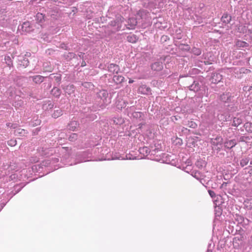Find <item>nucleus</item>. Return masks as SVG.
<instances>
[{"label":"nucleus","mask_w":252,"mask_h":252,"mask_svg":"<svg viewBox=\"0 0 252 252\" xmlns=\"http://www.w3.org/2000/svg\"><path fill=\"white\" fill-rule=\"evenodd\" d=\"M109 94L106 90L99 91L98 94V97L100 99L101 104L100 107L101 108H105L108 104L110 103V100L108 99Z\"/></svg>","instance_id":"f257e3e1"},{"label":"nucleus","mask_w":252,"mask_h":252,"mask_svg":"<svg viewBox=\"0 0 252 252\" xmlns=\"http://www.w3.org/2000/svg\"><path fill=\"white\" fill-rule=\"evenodd\" d=\"M192 79L193 83L190 85V91L197 92L200 90L202 83L199 82L197 80H195L193 78H192Z\"/></svg>","instance_id":"f03ea898"},{"label":"nucleus","mask_w":252,"mask_h":252,"mask_svg":"<svg viewBox=\"0 0 252 252\" xmlns=\"http://www.w3.org/2000/svg\"><path fill=\"white\" fill-rule=\"evenodd\" d=\"M222 79V75L219 73H213L210 80L212 83L217 84L220 82Z\"/></svg>","instance_id":"7ed1b4c3"},{"label":"nucleus","mask_w":252,"mask_h":252,"mask_svg":"<svg viewBox=\"0 0 252 252\" xmlns=\"http://www.w3.org/2000/svg\"><path fill=\"white\" fill-rule=\"evenodd\" d=\"M211 144L214 146H221L223 143V139L221 136H217L215 138H212Z\"/></svg>","instance_id":"20e7f679"},{"label":"nucleus","mask_w":252,"mask_h":252,"mask_svg":"<svg viewBox=\"0 0 252 252\" xmlns=\"http://www.w3.org/2000/svg\"><path fill=\"white\" fill-rule=\"evenodd\" d=\"M108 70L109 72L112 74H118L120 71V68L118 65L111 63L108 66Z\"/></svg>","instance_id":"39448f33"},{"label":"nucleus","mask_w":252,"mask_h":252,"mask_svg":"<svg viewBox=\"0 0 252 252\" xmlns=\"http://www.w3.org/2000/svg\"><path fill=\"white\" fill-rule=\"evenodd\" d=\"M125 80V78L123 76L121 75H118V74L114 75L113 77V81L116 85L122 84L124 82Z\"/></svg>","instance_id":"423d86ee"},{"label":"nucleus","mask_w":252,"mask_h":252,"mask_svg":"<svg viewBox=\"0 0 252 252\" xmlns=\"http://www.w3.org/2000/svg\"><path fill=\"white\" fill-rule=\"evenodd\" d=\"M237 144L235 139L227 140L224 142V146L226 149H231Z\"/></svg>","instance_id":"0eeeda50"},{"label":"nucleus","mask_w":252,"mask_h":252,"mask_svg":"<svg viewBox=\"0 0 252 252\" xmlns=\"http://www.w3.org/2000/svg\"><path fill=\"white\" fill-rule=\"evenodd\" d=\"M22 30L26 32H30L32 31V29L31 24L29 22H24L22 26Z\"/></svg>","instance_id":"6e6552de"},{"label":"nucleus","mask_w":252,"mask_h":252,"mask_svg":"<svg viewBox=\"0 0 252 252\" xmlns=\"http://www.w3.org/2000/svg\"><path fill=\"white\" fill-rule=\"evenodd\" d=\"M163 68V63L161 62H156L151 65V68L155 71H160Z\"/></svg>","instance_id":"1a4fd4ad"},{"label":"nucleus","mask_w":252,"mask_h":252,"mask_svg":"<svg viewBox=\"0 0 252 252\" xmlns=\"http://www.w3.org/2000/svg\"><path fill=\"white\" fill-rule=\"evenodd\" d=\"M231 95L229 93L223 94L220 96V99L224 102H229L231 101Z\"/></svg>","instance_id":"9d476101"},{"label":"nucleus","mask_w":252,"mask_h":252,"mask_svg":"<svg viewBox=\"0 0 252 252\" xmlns=\"http://www.w3.org/2000/svg\"><path fill=\"white\" fill-rule=\"evenodd\" d=\"M231 16L227 13H224L221 18V21L223 23L227 24L230 22Z\"/></svg>","instance_id":"9b49d317"},{"label":"nucleus","mask_w":252,"mask_h":252,"mask_svg":"<svg viewBox=\"0 0 252 252\" xmlns=\"http://www.w3.org/2000/svg\"><path fill=\"white\" fill-rule=\"evenodd\" d=\"M243 127L246 131L249 133H252V123L248 122L246 123Z\"/></svg>","instance_id":"f8f14e48"},{"label":"nucleus","mask_w":252,"mask_h":252,"mask_svg":"<svg viewBox=\"0 0 252 252\" xmlns=\"http://www.w3.org/2000/svg\"><path fill=\"white\" fill-rule=\"evenodd\" d=\"M27 133L26 130L23 128H19L15 130L14 134L16 136H24Z\"/></svg>","instance_id":"ddd939ff"},{"label":"nucleus","mask_w":252,"mask_h":252,"mask_svg":"<svg viewBox=\"0 0 252 252\" xmlns=\"http://www.w3.org/2000/svg\"><path fill=\"white\" fill-rule=\"evenodd\" d=\"M126 39L130 43H135L138 40V38L135 35L131 34L126 37Z\"/></svg>","instance_id":"4468645a"},{"label":"nucleus","mask_w":252,"mask_h":252,"mask_svg":"<svg viewBox=\"0 0 252 252\" xmlns=\"http://www.w3.org/2000/svg\"><path fill=\"white\" fill-rule=\"evenodd\" d=\"M243 120L242 118L237 117H234L233 120L232 126H238L241 124Z\"/></svg>","instance_id":"2eb2a0df"},{"label":"nucleus","mask_w":252,"mask_h":252,"mask_svg":"<svg viewBox=\"0 0 252 252\" xmlns=\"http://www.w3.org/2000/svg\"><path fill=\"white\" fill-rule=\"evenodd\" d=\"M32 80L36 84H40L43 81L44 77L41 75H36L32 77Z\"/></svg>","instance_id":"dca6fc26"},{"label":"nucleus","mask_w":252,"mask_h":252,"mask_svg":"<svg viewBox=\"0 0 252 252\" xmlns=\"http://www.w3.org/2000/svg\"><path fill=\"white\" fill-rule=\"evenodd\" d=\"M236 46L237 47H247L249 46V44L245 41L238 40L236 43Z\"/></svg>","instance_id":"f3484780"},{"label":"nucleus","mask_w":252,"mask_h":252,"mask_svg":"<svg viewBox=\"0 0 252 252\" xmlns=\"http://www.w3.org/2000/svg\"><path fill=\"white\" fill-rule=\"evenodd\" d=\"M150 90V89L147 87L146 85L141 86L138 89L139 92H141L143 94H147Z\"/></svg>","instance_id":"a211bd4d"},{"label":"nucleus","mask_w":252,"mask_h":252,"mask_svg":"<svg viewBox=\"0 0 252 252\" xmlns=\"http://www.w3.org/2000/svg\"><path fill=\"white\" fill-rule=\"evenodd\" d=\"M63 115V111L61 109H58L55 110L52 114V117L54 118H57Z\"/></svg>","instance_id":"6ab92c4d"},{"label":"nucleus","mask_w":252,"mask_h":252,"mask_svg":"<svg viewBox=\"0 0 252 252\" xmlns=\"http://www.w3.org/2000/svg\"><path fill=\"white\" fill-rule=\"evenodd\" d=\"M222 209L219 206H216L215 208V214L216 217H220L222 214Z\"/></svg>","instance_id":"aec40b11"},{"label":"nucleus","mask_w":252,"mask_h":252,"mask_svg":"<svg viewBox=\"0 0 252 252\" xmlns=\"http://www.w3.org/2000/svg\"><path fill=\"white\" fill-rule=\"evenodd\" d=\"M51 92L52 94L57 97H58L61 94V91L58 88H54L52 90Z\"/></svg>","instance_id":"412c9836"},{"label":"nucleus","mask_w":252,"mask_h":252,"mask_svg":"<svg viewBox=\"0 0 252 252\" xmlns=\"http://www.w3.org/2000/svg\"><path fill=\"white\" fill-rule=\"evenodd\" d=\"M249 161H250V159L249 158H242L240 160L241 166L243 167L244 166L247 165L248 164Z\"/></svg>","instance_id":"4be33fe9"},{"label":"nucleus","mask_w":252,"mask_h":252,"mask_svg":"<svg viewBox=\"0 0 252 252\" xmlns=\"http://www.w3.org/2000/svg\"><path fill=\"white\" fill-rule=\"evenodd\" d=\"M192 53L195 55L198 56L201 54V51L200 48L196 47H193L191 50Z\"/></svg>","instance_id":"5701e85b"},{"label":"nucleus","mask_w":252,"mask_h":252,"mask_svg":"<svg viewBox=\"0 0 252 252\" xmlns=\"http://www.w3.org/2000/svg\"><path fill=\"white\" fill-rule=\"evenodd\" d=\"M235 220L238 222V223H242L244 221V218L239 215H236Z\"/></svg>","instance_id":"b1692460"},{"label":"nucleus","mask_w":252,"mask_h":252,"mask_svg":"<svg viewBox=\"0 0 252 252\" xmlns=\"http://www.w3.org/2000/svg\"><path fill=\"white\" fill-rule=\"evenodd\" d=\"M191 175L193 177L196 178L197 180H199L201 179V175L199 172L196 171L195 172H192L191 174Z\"/></svg>","instance_id":"393cba45"},{"label":"nucleus","mask_w":252,"mask_h":252,"mask_svg":"<svg viewBox=\"0 0 252 252\" xmlns=\"http://www.w3.org/2000/svg\"><path fill=\"white\" fill-rule=\"evenodd\" d=\"M210 55V57H208V61H207L206 62H205V63H207V64H210L211 63V61H213V58L212 57V53H207L206 55H205V59H206V57H208V56Z\"/></svg>","instance_id":"a878e982"},{"label":"nucleus","mask_w":252,"mask_h":252,"mask_svg":"<svg viewBox=\"0 0 252 252\" xmlns=\"http://www.w3.org/2000/svg\"><path fill=\"white\" fill-rule=\"evenodd\" d=\"M245 170V173H248L251 176H252V166H249L247 167H246L244 169Z\"/></svg>","instance_id":"bb28decb"},{"label":"nucleus","mask_w":252,"mask_h":252,"mask_svg":"<svg viewBox=\"0 0 252 252\" xmlns=\"http://www.w3.org/2000/svg\"><path fill=\"white\" fill-rule=\"evenodd\" d=\"M16 144H17V141L15 139H11L8 141V145L11 147L15 146L16 145Z\"/></svg>","instance_id":"cd10ccee"},{"label":"nucleus","mask_w":252,"mask_h":252,"mask_svg":"<svg viewBox=\"0 0 252 252\" xmlns=\"http://www.w3.org/2000/svg\"><path fill=\"white\" fill-rule=\"evenodd\" d=\"M5 60L6 61V63L8 64L9 66H10L12 64L11 60L9 56L5 57Z\"/></svg>","instance_id":"c85d7f7f"},{"label":"nucleus","mask_w":252,"mask_h":252,"mask_svg":"<svg viewBox=\"0 0 252 252\" xmlns=\"http://www.w3.org/2000/svg\"><path fill=\"white\" fill-rule=\"evenodd\" d=\"M37 20H39V22H41L42 20L44 19V15L40 13H38L36 16Z\"/></svg>","instance_id":"c756f323"},{"label":"nucleus","mask_w":252,"mask_h":252,"mask_svg":"<svg viewBox=\"0 0 252 252\" xmlns=\"http://www.w3.org/2000/svg\"><path fill=\"white\" fill-rule=\"evenodd\" d=\"M248 140H250V137L249 136H242L240 137L239 141L246 142V141Z\"/></svg>","instance_id":"7c9ffc66"},{"label":"nucleus","mask_w":252,"mask_h":252,"mask_svg":"<svg viewBox=\"0 0 252 252\" xmlns=\"http://www.w3.org/2000/svg\"><path fill=\"white\" fill-rule=\"evenodd\" d=\"M77 135L76 133H72L69 137L70 141H73L74 139H77Z\"/></svg>","instance_id":"2f4dec72"},{"label":"nucleus","mask_w":252,"mask_h":252,"mask_svg":"<svg viewBox=\"0 0 252 252\" xmlns=\"http://www.w3.org/2000/svg\"><path fill=\"white\" fill-rule=\"evenodd\" d=\"M208 191L209 195L212 198H214L216 197V194L214 191H213L212 190H208Z\"/></svg>","instance_id":"473e14b6"},{"label":"nucleus","mask_w":252,"mask_h":252,"mask_svg":"<svg viewBox=\"0 0 252 252\" xmlns=\"http://www.w3.org/2000/svg\"><path fill=\"white\" fill-rule=\"evenodd\" d=\"M197 126V124L193 121H190V127L195 128Z\"/></svg>","instance_id":"72a5a7b5"},{"label":"nucleus","mask_w":252,"mask_h":252,"mask_svg":"<svg viewBox=\"0 0 252 252\" xmlns=\"http://www.w3.org/2000/svg\"><path fill=\"white\" fill-rule=\"evenodd\" d=\"M199 70L195 68L192 69V73L194 74H197L199 72Z\"/></svg>","instance_id":"f704fd0d"},{"label":"nucleus","mask_w":252,"mask_h":252,"mask_svg":"<svg viewBox=\"0 0 252 252\" xmlns=\"http://www.w3.org/2000/svg\"><path fill=\"white\" fill-rule=\"evenodd\" d=\"M82 85L83 86H85L86 87H91V86H92V84L91 83H83L82 84Z\"/></svg>","instance_id":"c9c22d12"},{"label":"nucleus","mask_w":252,"mask_h":252,"mask_svg":"<svg viewBox=\"0 0 252 252\" xmlns=\"http://www.w3.org/2000/svg\"><path fill=\"white\" fill-rule=\"evenodd\" d=\"M48 103L49 109H52L54 106V104L50 101H48Z\"/></svg>","instance_id":"e433bc0d"},{"label":"nucleus","mask_w":252,"mask_h":252,"mask_svg":"<svg viewBox=\"0 0 252 252\" xmlns=\"http://www.w3.org/2000/svg\"><path fill=\"white\" fill-rule=\"evenodd\" d=\"M13 125L12 124H11V123H8V124H7V126H8L12 127L13 128H15V126H13Z\"/></svg>","instance_id":"4c0bfd02"},{"label":"nucleus","mask_w":252,"mask_h":252,"mask_svg":"<svg viewBox=\"0 0 252 252\" xmlns=\"http://www.w3.org/2000/svg\"><path fill=\"white\" fill-rule=\"evenodd\" d=\"M217 147V148L216 149L217 151H218V152L220 151L221 149V146H218Z\"/></svg>","instance_id":"58836bf2"},{"label":"nucleus","mask_w":252,"mask_h":252,"mask_svg":"<svg viewBox=\"0 0 252 252\" xmlns=\"http://www.w3.org/2000/svg\"><path fill=\"white\" fill-rule=\"evenodd\" d=\"M227 185V183L226 182H223V184L221 185V188H223L224 186H226Z\"/></svg>","instance_id":"ea45409f"},{"label":"nucleus","mask_w":252,"mask_h":252,"mask_svg":"<svg viewBox=\"0 0 252 252\" xmlns=\"http://www.w3.org/2000/svg\"><path fill=\"white\" fill-rule=\"evenodd\" d=\"M167 38V36H162V37H161V39H164V40H166V39Z\"/></svg>","instance_id":"a19ab883"},{"label":"nucleus","mask_w":252,"mask_h":252,"mask_svg":"<svg viewBox=\"0 0 252 252\" xmlns=\"http://www.w3.org/2000/svg\"><path fill=\"white\" fill-rule=\"evenodd\" d=\"M133 82H134V81H133V80H132V79H130L129 80L128 83H129V84H131V83H133Z\"/></svg>","instance_id":"79ce46f5"},{"label":"nucleus","mask_w":252,"mask_h":252,"mask_svg":"<svg viewBox=\"0 0 252 252\" xmlns=\"http://www.w3.org/2000/svg\"><path fill=\"white\" fill-rule=\"evenodd\" d=\"M57 79L60 80L61 79V76L60 75L59 76L57 77Z\"/></svg>","instance_id":"37998d69"},{"label":"nucleus","mask_w":252,"mask_h":252,"mask_svg":"<svg viewBox=\"0 0 252 252\" xmlns=\"http://www.w3.org/2000/svg\"><path fill=\"white\" fill-rule=\"evenodd\" d=\"M206 252H212L211 250L208 249Z\"/></svg>","instance_id":"c03bdc74"},{"label":"nucleus","mask_w":252,"mask_h":252,"mask_svg":"<svg viewBox=\"0 0 252 252\" xmlns=\"http://www.w3.org/2000/svg\"><path fill=\"white\" fill-rule=\"evenodd\" d=\"M250 164L252 165V160L251 161Z\"/></svg>","instance_id":"a18cd8bd"}]
</instances>
